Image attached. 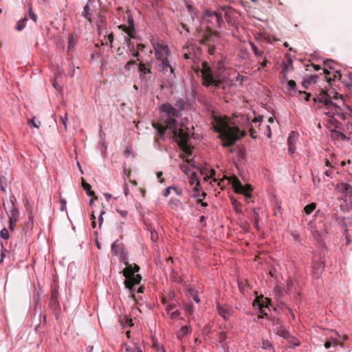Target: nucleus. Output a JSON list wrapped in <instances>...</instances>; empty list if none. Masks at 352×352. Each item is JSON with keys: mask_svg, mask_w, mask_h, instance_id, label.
Returning <instances> with one entry per match:
<instances>
[{"mask_svg": "<svg viewBox=\"0 0 352 352\" xmlns=\"http://www.w3.org/2000/svg\"><path fill=\"white\" fill-rule=\"evenodd\" d=\"M213 128L219 133V138L221 140V145L223 147L234 145L236 141L246 135L245 131L240 130L238 126H230L227 118L215 116Z\"/></svg>", "mask_w": 352, "mask_h": 352, "instance_id": "nucleus-1", "label": "nucleus"}, {"mask_svg": "<svg viewBox=\"0 0 352 352\" xmlns=\"http://www.w3.org/2000/svg\"><path fill=\"white\" fill-rule=\"evenodd\" d=\"M201 72L202 76V84L204 86L208 87L212 86L214 88H219L223 83L221 75L219 70H212L208 65L207 62L201 63V68L195 70L197 74Z\"/></svg>", "mask_w": 352, "mask_h": 352, "instance_id": "nucleus-2", "label": "nucleus"}, {"mask_svg": "<svg viewBox=\"0 0 352 352\" xmlns=\"http://www.w3.org/2000/svg\"><path fill=\"white\" fill-rule=\"evenodd\" d=\"M126 267L123 270V276L125 277L124 284L125 287L129 289L131 293V296L134 300H136L135 294H134V287L140 283L142 276L140 274L135 275V272H139L140 267L136 264H129L125 262Z\"/></svg>", "mask_w": 352, "mask_h": 352, "instance_id": "nucleus-3", "label": "nucleus"}, {"mask_svg": "<svg viewBox=\"0 0 352 352\" xmlns=\"http://www.w3.org/2000/svg\"><path fill=\"white\" fill-rule=\"evenodd\" d=\"M331 99L325 91L322 90L316 97L314 98V101L315 103L319 102L324 105L322 108L325 115L329 116L332 118L335 116L342 117L343 113L339 112V106L333 102Z\"/></svg>", "mask_w": 352, "mask_h": 352, "instance_id": "nucleus-4", "label": "nucleus"}, {"mask_svg": "<svg viewBox=\"0 0 352 352\" xmlns=\"http://www.w3.org/2000/svg\"><path fill=\"white\" fill-rule=\"evenodd\" d=\"M160 110L166 114L164 119L167 128L172 130L173 134H175L179 129L175 120V118L179 116V111L168 103L161 105Z\"/></svg>", "mask_w": 352, "mask_h": 352, "instance_id": "nucleus-5", "label": "nucleus"}, {"mask_svg": "<svg viewBox=\"0 0 352 352\" xmlns=\"http://www.w3.org/2000/svg\"><path fill=\"white\" fill-rule=\"evenodd\" d=\"M173 136L176 138L180 148L186 154L190 155L191 148L188 145L190 138L189 129L184 124L180 123L179 131L173 134Z\"/></svg>", "mask_w": 352, "mask_h": 352, "instance_id": "nucleus-6", "label": "nucleus"}, {"mask_svg": "<svg viewBox=\"0 0 352 352\" xmlns=\"http://www.w3.org/2000/svg\"><path fill=\"white\" fill-rule=\"evenodd\" d=\"M224 179H228L230 181L235 192L243 194L245 197L246 199H250L252 197L251 192L252 190V186L250 184H245V186H243L239 179L234 175L230 178L224 177L223 179H221L218 182V185L219 186H221V184Z\"/></svg>", "mask_w": 352, "mask_h": 352, "instance_id": "nucleus-7", "label": "nucleus"}, {"mask_svg": "<svg viewBox=\"0 0 352 352\" xmlns=\"http://www.w3.org/2000/svg\"><path fill=\"white\" fill-rule=\"evenodd\" d=\"M336 190L342 194V199L346 203V209L352 208V188L346 183L338 184L336 187Z\"/></svg>", "mask_w": 352, "mask_h": 352, "instance_id": "nucleus-8", "label": "nucleus"}, {"mask_svg": "<svg viewBox=\"0 0 352 352\" xmlns=\"http://www.w3.org/2000/svg\"><path fill=\"white\" fill-rule=\"evenodd\" d=\"M204 20L207 24V28L208 26L219 28L223 22L221 14L209 10L205 11Z\"/></svg>", "mask_w": 352, "mask_h": 352, "instance_id": "nucleus-9", "label": "nucleus"}, {"mask_svg": "<svg viewBox=\"0 0 352 352\" xmlns=\"http://www.w3.org/2000/svg\"><path fill=\"white\" fill-rule=\"evenodd\" d=\"M218 36V32L213 31L212 28L208 26L202 38L200 40V43L202 45H209L210 43H214L216 42L215 38Z\"/></svg>", "mask_w": 352, "mask_h": 352, "instance_id": "nucleus-10", "label": "nucleus"}, {"mask_svg": "<svg viewBox=\"0 0 352 352\" xmlns=\"http://www.w3.org/2000/svg\"><path fill=\"white\" fill-rule=\"evenodd\" d=\"M153 48L155 51L156 58L159 60H163L167 59L168 49L167 46L160 44L153 43Z\"/></svg>", "mask_w": 352, "mask_h": 352, "instance_id": "nucleus-11", "label": "nucleus"}, {"mask_svg": "<svg viewBox=\"0 0 352 352\" xmlns=\"http://www.w3.org/2000/svg\"><path fill=\"white\" fill-rule=\"evenodd\" d=\"M270 302V300L267 298H263V296H258L256 298V299L253 301V306L254 307H257L260 309V313L263 315H267L266 313H265L264 308L267 307V304Z\"/></svg>", "mask_w": 352, "mask_h": 352, "instance_id": "nucleus-12", "label": "nucleus"}, {"mask_svg": "<svg viewBox=\"0 0 352 352\" xmlns=\"http://www.w3.org/2000/svg\"><path fill=\"white\" fill-rule=\"evenodd\" d=\"M93 3V1H88L87 3L84 8L82 15L89 21V23H92L96 14V10L91 8V6Z\"/></svg>", "mask_w": 352, "mask_h": 352, "instance_id": "nucleus-13", "label": "nucleus"}, {"mask_svg": "<svg viewBox=\"0 0 352 352\" xmlns=\"http://www.w3.org/2000/svg\"><path fill=\"white\" fill-rule=\"evenodd\" d=\"M277 335L287 340L289 344V347L297 346L300 344V341L296 338L289 335V331H278Z\"/></svg>", "mask_w": 352, "mask_h": 352, "instance_id": "nucleus-14", "label": "nucleus"}, {"mask_svg": "<svg viewBox=\"0 0 352 352\" xmlns=\"http://www.w3.org/2000/svg\"><path fill=\"white\" fill-rule=\"evenodd\" d=\"M312 232L318 234L320 236H323L327 234V229L324 222L321 221L312 228Z\"/></svg>", "mask_w": 352, "mask_h": 352, "instance_id": "nucleus-15", "label": "nucleus"}, {"mask_svg": "<svg viewBox=\"0 0 352 352\" xmlns=\"http://www.w3.org/2000/svg\"><path fill=\"white\" fill-rule=\"evenodd\" d=\"M12 206L11 208L7 211V214L8 216L9 220H13L14 221H17L19 217V209L14 205L12 201H11Z\"/></svg>", "mask_w": 352, "mask_h": 352, "instance_id": "nucleus-16", "label": "nucleus"}, {"mask_svg": "<svg viewBox=\"0 0 352 352\" xmlns=\"http://www.w3.org/2000/svg\"><path fill=\"white\" fill-rule=\"evenodd\" d=\"M346 338L344 331H333V336H331V339L336 344H342Z\"/></svg>", "mask_w": 352, "mask_h": 352, "instance_id": "nucleus-17", "label": "nucleus"}, {"mask_svg": "<svg viewBox=\"0 0 352 352\" xmlns=\"http://www.w3.org/2000/svg\"><path fill=\"white\" fill-rule=\"evenodd\" d=\"M50 306L54 309L57 310L59 309V302L58 300V293L56 291H53L50 300Z\"/></svg>", "mask_w": 352, "mask_h": 352, "instance_id": "nucleus-18", "label": "nucleus"}, {"mask_svg": "<svg viewBox=\"0 0 352 352\" xmlns=\"http://www.w3.org/2000/svg\"><path fill=\"white\" fill-rule=\"evenodd\" d=\"M324 269V265L322 262H314L313 264L314 276L315 278H319Z\"/></svg>", "mask_w": 352, "mask_h": 352, "instance_id": "nucleus-19", "label": "nucleus"}, {"mask_svg": "<svg viewBox=\"0 0 352 352\" xmlns=\"http://www.w3.org/2000/svg\"><path fill=\"white\" fill-rule=\"evenodd\" d=\"M82 186L84 190L86 191L87 195L88 196H91L93 198L91 199L90 204H91L94 199H97V197L95 196V193L93 190H91V185L88 183L85 182L83 179H82Z\"/></svg>", "mask_w": 352, "mask_h": 352, "instance_id": "nucleus-20", "label": "nucleus"}, {"mask_svg": "<svg viewBox=\"0 0 352 352\" xmlns=\"http://www.w3.org/2000/svg\"><path fill=\"white\" fill-rule=\"evenodd\" d=\"M162 71L166 74L168 72H170V74L175 76L174 74V69L172 67V66L170 65L168 59L162 60Z\"/></svg>", "mask_w": 352, "mask_h": 352, "instance_id": "nucleus-21", "label": "nucleus"}, {"mask_svg": "<svg viewBox=\"0 0 352 352\" xmlns=\"http://www.w3.org/2000/svg\"><path fill=\"white\" fill-rule=\"evenodd\" d=\"M98 15V19H97V28H98V30L99 32H100L102 28L105 25V23H106V19L105 17L103 16L102 13L101 11H100L98 14H96Z\"/></svg>", "mask_w": 352, "mask_h": 352, "instance_id": "nucleus-22", "label": "nucleus"}, {"mask_svg": "<svg viewBox=\"0 0 352 352\" xmlns=\"http://www.w3.org/2000/svg\"><path fill=\"white\" fill-rule=\"evenodd\" d=\"M139 72H140V77L142 78L143 75L151 73V66L148 64H145L140 62L139 64Z\"/></svg>", "mask_w": 352, "mask_h": 352, "instance_id": "nucleus-23", "label": "nucleus"}, {"mask_svg": "<svg viewBox=\"0 0 352 352\" xmlns=\"http://www.w3.org/2000/svg\"><path fill=\"white\" fill-rule=\"evenodd\" d=\"M153 126L157 130V135L160 136V138H162L163 135L165 133L166 130L168 129L167 126H164L163 125L160 124V123H153Z\"/></svg>", "mask_w": 352, "mask_h": 352, "instance_id": "nucleus-24", "label": "nucleus"}, {"mask_svg": "<svg viewBox=\"0 0 352 352\" xmlns=\"http://www.w3.org/2000/svg\"><path fill=\"white\" fill-rule=\"evenodd\" d=\"M217 310L219 314L223 318L224 320H227L231 315L230 310L229 308L222 307L220 305L217 306Z\"/></svg>", "mask_w": 352, "mask_h": 352, "instance_id": "nucleus-25", "label": "nucleus"}, {"mask_svg": "<svg viewBox=\"0 0 352 352\" xmlns=\"http://www.w3.org/2000/svg\"><path fill=\"white\" fill-rule=\"evenodd\" d=\"M175 308V306L173 305H170L166 308V313L172 318H177L179 316V312L178 310H174Z\"/></svg>", "mask_w": 352, "mask_h": 352, "instance_id": "nucleus-26", "label": "nucleus"}, {"mask_svg": "<svg viewBox=\"0 0 352 352\" xmlns=\"http://www.w3.org/2000/svg\"><path fill=\"white\" fill-rule=\"evenodd\" d=\"M119 28L125 32L131 38H135L133 34L135 33L134 27H129L125 25H120Z\"/></svg>", "mask_w": 352, "mask_h": 352, "instance_id": "nucleus-27", "label": "nucleus"}, {"mask_svg": "<svg viewBox=\"0 0 352 352\" xmlns=\"http://www.w3.org/2000/svg\"><path fill=\"white\" fill-rule=\"evenodd\" d=\"M258 210H259L258 208H253L254 226L257 230H259L258 222H259L260 217H259Z\"/></svg>", "mask_w": 352, "mask_h": 352, "instance_id": "nucleus-28", "label": "nucleus"}, {"mask_svg": "<svg viewBox=\"0 0 352 352\" xmlns=\"http://www.w3.org/2000/svg\"><path fill=\"white\" fill-rule=\"evenodd\" d=\"M190 184L191 186L194 185V184H195V186L194 187V190L195 191H198V186H199L200 184V182L199 180L197 179V176H196V174L195 173H192L190 178Z\"/></svg>", "mask_w": 352, "mask_h": 352, "instance_id": "nucleus-29", "label": "nucleus"}, {"mask_svg": "<svg viewBox=\"0 0 352 352\" xmlns=\"http://www.w3.org/2000/svg\"><path fill=\"white\" fill-rule=\"evenodd\" d=\"M28 20V15H25L23 19L19 21L16 24V30L19 31H21V30H23L25 28V22Z\"/></svg>", "mask_w": 352, "mask_h": 352, "instance_id": "nucleus-30", "label": "nucleus"}, {"mask_svg": "<svg viewBox=\"0 0 352 352\" xmlns=\"http://www.w3.org/2000/svg\"><path fill=\"white\" fill-rule=\"evenodd\" d=\"M316 208V204L315 203H311L304 208V212L307 214H310Z\"/></svg>", "mask_w": 352, "mask_h": 352, "instance_id": "nucleus-31", "label": "nucleus"}, {"mask_svg": "<svg viewBox=\"0 0 352 352\" xmlns=\"http://www.w3.org/2000/svg\"><path fill=\"white\" fill-rule=\"evenodd\" d=\"M296 133L294 131L291 132L289 134L288 139H287V143L288 145L294 146L296 143Z\"/></svg>", "mask_w": 352, "mask_h": 352, "instance_id": "nucleus-32", "label": "nucleus"}, {"mask_svg": "<svg viewBox=\"0 0 352 352\" xmlns=\"http://www.w3.org/2000/svg\"><path fill=\"white\" fill-rule=\"evenodd\" d=\"M126 352H142L141 348L139 346H138L137 342H134L133 347L126 346Z\"/></svg>", "mask_w": 352, "mask_h": 352, "instance_id": "nucleus-33", "label": "nucleus"}, {"mask_svg": "<svg viewBox=\"0 0 352 352\" xmlns=\"http://www.w3.org/2000/svg\"><path fill=\"white\" fill-rule=\"evenodd\" d=\"M209 174H206L205 176V181H208L209 179L212 178V180L214 182H217V179L216 178H214V176L215 175L216 171L214 169L209 170Z\"/></svg>", "mask_w": 352, "mask_h": 352, "instance_id": "nucleus-34", "label": "nucleus"}, {"mask_svg": "<svg viewBox=\"0 0 352 352\" xmlns=\"http://www.w3.org/2000/svg\"><path fill=\"white\" fill-rule=\"evenodd\" d=\"M324 67L328 69H334L335 62L331 59L326 60L323 62Z\"/></svg>", "mask_w": 352, "mask_h": 352, "instance_id": "nucleus-35", "label": "nucleus"}, {"mask_svg": "<svg viewBox=\"0 0 352 352\" xmlns=\"http://www.w3.org/2000/svg\"><path fill=\"white\" fill-rule=\"evenodd\" d=\"M283 290H284V288L279 285H276L274 287V292L276 293V296L278 298H280L283 296Z\"/></svg>", "mask_w": 352, "mask_h": 352, "instance_id": "nucleus-36", "label": "nucleus"}, {"mask_svg": "<svg viewBox=\"0 0 352 352\" xmlns=\"http://www.w3.org/2000/svg\"><path fill=\"white\" fill-rule=\"evenodd\" d=\"M342 77V75L340 72L336 71L334 74H333V77H329L327 78V81L329 82H331L332 80H335L336 78L340 79Z\"/></svg>", "mask_w": 352, "mask_h": 352, "instance_id": "nucleus-37", "label": "nucleus"}, {"mask_svg": "<svg viewBox=\"0 0 352 352\" xmlns=\"http://www.w3.org/2000/svg\"><path fill=\"white\" fill-rule=\"evenodd\" d=\"M123 320H124V324L123 325V327H132L133 326V320L131 318L124 317L121 322H123Z\"/></svg>", "mask_w": 352, "mask_h": 352, "instance_id": "nucleus-38", "label": "nucleus"}, {"mask_svg": "<svg viewBox=\"0 0 352 352\" xmlns=\"http://www.w3.org/2000/svg\"><path fill=\"white\" fill-rule=\"evenodd\" d=\"M232 204L233 205L234 210L236 212H241V210H240L241 204L237 201L236 199L232 198Z\"/></svg>", "mask_w": 352, "mask_h": 352, "instance_id": "nucleus-39", "label": "nucleus"}, {"mask_svg": "<svg viewBox=\"0 0 352 352\" xmlns=\"http://www.w3.org/2000/svg\"><path fill=\"white\" fill-rule=\"evenodd\" d=\"M252 50H253L254 54L257 56H262L263 54V51H259L257 47L254 44L251 43Z\"/></svg>", "mask_w": 352, "mask_h": 352, "instance_id": "nucleus-40", "label": "nucleus"}, {"mask_svg": "<svg viewBox=\"0 0 352 352\" xmlns=\"http://www.w3.org/2000/svg\"><path fill=\"white\" fill-rule=\"evenodd\" d=\"M152 346H153V348H154L158 351H162L163 352H165L163 345H161L160 343L157 342V341L153 340Z\"/></svg>", "mask_w": 352, "mask_h": 352, "instance_id": "nucleus-41", "label": "nucleus"}, {"mask_svg": "<svg viewBox=\"0 0 352 352\" xmlns=\"http://www.w3.org/2000/svg\"><path fill=\"white\" fill-rule=\"evenodd\" d=\"M26 15H28V19L30 18L34 22H36L37 16L34 13L32 12L31 8H29L28 13Z\"/></svg>", "mask_w": 352, "mask_h": 352, "instance_id": "nucleus-42", "label": "nucleus"}, {"mask_svg": "<svg viewBox=\"0 0 352 352\" xmlns=\"http://www.w3.org/2000/svg\"><path fill=\"white\" fill-rule=\"evenodd\" d=\"M59 118H60V120L61 123L64 125L65 130L67 131V114L65 113V116H60Z\"/></svg>", "mask_w": 352, "mask_h": 352, "instance_id": "nucleus-43", "label": "nucleus"}, {"mask_svg": "<svg viewBox=\"0 0 352 352\" xmlns=\"http://www.w3.org/2000/svg\"><path fill=\"white\" fill-rule=\"evenodd\" d=\"M126 43L128 44L129 47H131L130 50L133 52V56L134 57H138L140 55V53L138 51H135V52L134 51V46L131 47V40L129 38L126 40Z\"/></svg>", "mask_w": 352, "mask_h": 352, "instance_id": "nucleus-44", "label": "nucleus"}, {"mask_svg": "<svg viewBox=\"0 0 352 352\" xmlns=\"http://www.w3.org/2000/svg\"><path fill=\"white\" fill-rule=\"evenodd\" d=\"M0 236L4 239H8L9 238V232L8 230L6 228H3L0 232Z\"/></svg>", "mask_w": 352, "mask_h": 352, "instance_id": "nucleus-45", "label": "nucleus"}, {"mask_svg": "<svg viewBox=\"0 0 352 352\" xmlns=\"http://www.w3.org/2000/svg\"><path fill=\"white\" fill-rule=\"evenodd\" d=\"M28 124H32L33 126L36 128H39L41 125V122L36 121L34 118H33L32 119L28 120Z\"/></svg>", "mask_w": 352, "mask_h": 352, "instance_id": "nucleus-46", "label": "nucleus"}, {"mask_svg": "<svg viewBox=\"0 0 352 352\" xmlns=\"http://www.w3.org/2000/svg\"><path fill=\"white\" fill-rule=\"evenodd\" d=\"M318 78V76H314L311 75L309 77H308L307 79L305 80V82H308L309 84H311L312 82H316V79Z\"/></svg>", "mask_w": 352, "mask_h": 352, "instance_id": "nucleus-47", "label": "nucleus"}, {"mask_svg": "<svg viewBox=\"0 0 352 352\" xmlns=\"http://www.w3.org/2000/svg\"><path fill=\"white\" fill-rule=\"evenodd\" d=\"M118 241L116 240V241H114L113 243V244L111 245V251L113 252L116 254H118Z\"/></svg>", "mask_w": 352, "mask_h": 352, "instance_id": "nucleus-48", "label": "nucleus"}, {"mask_svg": "<svg viewBox=\"0 0 352 352\" xmlns=\"http://www.w3.org/2000/svg\"><path fill=\"white\" fill-rule=\"evenodd\" d=\"M208 45V52L209 54L210 55H212L214 54V52H215V45Z\"/></svg>", "mask_w": 352, "mask_h": 352, "instance_id": "nucleus-49", "label": "nucleus"}, {"mask_svg": "<svg viewBox=\"0 0 352 352\" xmlns=\"http://www.w3.org/2000/svg\"><path fill=\"white\" fill-rule=\"evenodd\" d=\"M287 85H288V87L292 90H294L296 87V82L293 80H289L287 82Z\"/></svg>", "mask_w": 352, "mask_h": 352, "instance_id": "nucleus-50", "label": "nucleus"}, {"mask_svg": "<svg viewBox=\"0 0 352 352\" xmlns=\"http://www.w3.org/2000/svg\"><path fill=\"white\" fill-rule=\"evenodd\" d=\"M199 170L200 171V173L201 174V175L204 176V178H205L206 174H208L209 172V170L207 168H204V167H200V168H199Z\"/></svg>", "mask_w": 352, "mask_h": 352, "instance_id": "nucleus-51", "label": "nucleus"}, {"mask_svg": "<svg viewBox=\"0 0 352 352\" xmlns=\"http://www.w3.org/2000/svg\"><path fill=\"white\" fill-rule=\"evenodd\" d=\"M272 344L268 341H263L262 342V348L263 349H271Z\"/></svg>", "mask_w": 352, "mask_h": 352, "instance_id": "nucleus-52", "label": "nucleus"}, {"mask_svg": "<svg viewBox=\"0 0 352 352\" xmlns=\"http://www.w3.org/2000/svg\"><path fill=\"white\" fill-rule=\"evenodd\" d=\"M66 204H67V202H66L65 199H60V209L61 211L65 210V209H66Z\"/></svg>", "mask_w": 352, "mask_h": 352, "instance_id": "nucleus-53", "label": "nucleus"}, {"mask_svg": "<svg viewBox=\"0 0 352 352\" xmlns=\"http://www.w3.org/2000/svg\"><path fill=\"white\" fill-rule=\"evenodd\" d=\"M299 94H304L305 96V100H306V101H309V100L310 97H311V94L309 93H307L306 91H299Z\"/></svg>", "mask_w": 352, "mask_h": 352, "instance_id": "nucleus-54", "label": "nucleus"}, {"mask_svg": "<svg viewBox=\"0 0 352 352\" xmlns=\"http://www.w3.org/2000/svg\"><path fill=\"white\" fill-rule=\"evenodd\" d=\"M17 221H14L13 220H9V229L10 230H13L14 226Z\"/></svg>", "mask_w": 352, "mask_h": 352, "instance_id": "nucleus-55", "label": "nucleus"}, {"mask_svg": "<svg viewBox=\"0 0 352 352\" xmlns=\"http://www.w3.org/2000/svg\"><path fill=\"white\" fill-rule=\"evenodd\" d=\"M249 132H250V135L251 138L255 139L256 136L254 134L256 133V131L252 127H251L249 129Z\"/></svg>", "mask_w": 352, "mask_h": 352, "instance_id": "nucleus-56", "label": "nucleus"}, {"mask_svg": "<svg viewBox=\"0 0 352 352\" xmlns=\"http://www.w3.org/2000/svg\"><path fill=\"white\" fill-rule=\"evenodd\" d=\"M336 133H337V136L338 138H340L342 140L346 138V135L343 133L340 132V131H336Z\"/></svg>", "mask_w": 352, "mask_h": 352, "instance_id": "nucleus-57", "label": "nucleus"}, {"mask_svg": "<svg viewBox=\"0 0 352 352\" xmlns=\"http://www.w3.org/2000/svg\"><path fill=\"white\" fill-rule=\"evenodd\" d=\"M117 212L123 217H126L127 214V212L126 210H117Z\"/></svg>", "mask_w": 352, "mask_h": 352, "instance_id": "nucleus-58", "label": "nucleus"}, {"mask_svg": "<svg viewBox=\"0 0 352 352\" xmlns=\"http://www.w3.org/2000/svg\"><path fill=\"white\" fill-rule=\"evenodd\" d=\"M171 189H172V186H169V187H168V188L165 190V191H164V195L165 197H168V196L170 195V190H171Z\"/></svg>", "mask_w": 352, "mask_h": 352, "instance_id": "nucleus-59", "label": "nucleus"}, {"mask_svg": "<svg viewBox=\"0 0 352 352\" xmlns=\"http://www.w3.org/2000/svg\"><path fill=\"white\" fill-rule=\"evenodd\" d=\"M107 38L109 40V43L111 44L113 43V33L109 34L108 36H107Z\"/></svg>", "mask_w": 352, "mask_h": 352, "instance_id": "nucleus-60", "label": "nucleus"}, {"mask_svg": "<svg viewBox=\"0 0 352 352\" xmlns=\"http://www.w3.org/2000/svg\"><path fill=\"white\" fill-rule=\"evenodd\" d=\"M162 175H163L162 172H158V173H157V178L160 179V182L161 183H162V182H164V179L163 178H162Z\"/></svg>", "mask_w": 352, "mask_h": 352, "instance_id": "nucleus-61", "label": "nucleus"}, {"mask_svg": "<svg viewBox=\"0 0 352 352\" xmlns=\"http://www.w3.org/2000/svg\"><path fill=\"white\" fill-rule=\"evenodd\" d=\"M323 74H325V77L329 78L328 76L330 75L331 72L328 70V68L324 67Z\"/></svg>", "mask_w": 352, "mask_h": 352, "instance_id": "nucleus-62", "label": "nucleus"}, {"mask_svg": "<svg viewBox=\"0 0 352 352\" xmlns=\"http://www.w3.org/2000/svg\"><path fill=\"white\" fill-rule=\"evenodd\" d=\"M74 40H73V36H71L69 38V45H68V47L69 49H71L73 46H74Z\"/></svg>", "mask_w": 352, "mask_h": 352, "instance_id": "nucleus-63", "label": "nucleus"}, {"mask_svg": "<svg viewBox=\"0 0 352 352\" xmlns=\"http://www.w3.org/2000/svg\"><path fill=\"white\" fill-rule=\"evenodd\" d=\"M144 48H145V45L142 43H140L137 45L138 50L143 51Z\"/></svg>", "mask_w": 352, "mask_h": 352, "instance_id": "nucleus-64", "label": "nucleus"}]
</instances>
